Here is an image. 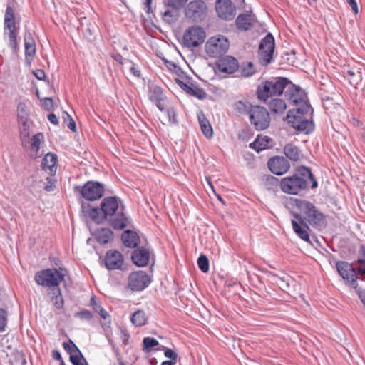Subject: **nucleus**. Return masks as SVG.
<instances>
[{"label":"nucleus","mask_w":365,"mask_h":365,"mask_svg":"<svg viewBox=\"0 0 365 365\" xmlns=\"http://www.w3.org/2000/svg\"><path fill=\"white\" fill-rule=\"evenodd\" d=\"M317 186V181L311 169L306 166L299 167L293 175L280 180L282 191L289 195H298L309 187L315 189Z\"/></svg>","instance_id":"nucleus-1"},{"label":"nucleus","mask_w":365,"mask_h":365,"mask_svg":"<svg viewBox=\"0 0 365 365\" xmlns=\"http://www.w3.org/2000/svg\"><path fill=\"white\" fill-rule=\"evenodd\" d=\"M101 211L104 220H108L115 230H123L128 225V217L124 207L120 206L116 197H106L101 203Z\"/></svg>","instance_id":"nucleus-2"},{"label":"nucleus","mask_w":365,"mask_h":365,"mask_svg":"<svg viewBox=\"0 0 365 365\" xmlns=\"http://www.w3.org/2000/svg\"><path fill=\"white\" fill-rule=\"evenodd\" d=\"M312 108L303 109L293 108L287 114V123L295 130L308 134L314 130V123L311 120Z\"/></svg>","instance_id":"nucleus-3"},{"label":"nucleus","mask_w":365,"mask_h":365,"mask_svg":"<svg viewBox=\"0 0 365 365\" xmlns=\"http://www.w3.org/2000/svg\"><path fill=\"white\" fill-rule=\"evenodd\" d=\"M290 81L285 77L273 78L264 81L257 88V98L263 101H267L273 96H279L287 89Z\"/></svg>","instance_id":"nucleus-4"},{"label":"nucleus","mask_w":365,"mask_h":365,"mask_svg":"<svg viewBox=\"0 0 365 365\" xmlns=\"http://www.w3.org/2000/svg\"><path fill=\"white\" fill-rule=\"evenodd\" d=\"M297 207L304 215L303 217L311 226L322 230L327 226L324 215L319 211L316 207L309 201L299 200L297 202Z\"/></svg>","instance_id":"nucleus-5"},{"label":"nucleus","mask_w":365,"mask_h":365,"mask_svg":"<svg viewBox=\"0 0 365 365\" xmlns=\"http://www.w3.org/2000/svg\"><path fill=\"white\" fill-rule=\"evenodd\" d=\"M61 269L48 268L36 273L35 282L41 286L47 287L58 288L59 284L63 281L65 274Z\"/></svg>","instance_id":"nucleus-6"},{"label":"nucleus","mask_w":365,"mask_h":365,"mask_svg":"<svg viewBox=\"0 0 365 365\" xmlns=\"http://www.w3.org/2000/svg\"><path fill=\"white\" fill-rule=\"evenodd\" d=\"M285 96L292 104L294 108H301V110L312 108L307 99L306 93L300 88L296 86L290 81L285 91Z\"/></svg>","instance_id":"nucleus-7"},{"label":"nucleus","mask_w":365,"mask_h":365,"mask_svg":"<svg viewBox=\"0 0 365 365\" xmlns=\"http://www.w3.org/2000/svg\"><path fill=\"white\" fill-rule=\"evenodd\" d=\"M251 124L257 130H262L267 128L270 123V117L267 110L260 106H252L249 110Z\"/></svg>","instance_id":"nucleus-8"},{"label":"nucleus","mask_w":365,"mask_h":365,"mask_svg":"<svg viewBox=\"0 0 365 365\" xmlns=\"http://www.w3.org/2000/svg\"><path fill=\"white\" fill-rule=\"evenodd\" d=\"M229 41L223 36H213L205 43V51L210 57L217 58L225 54L229 48Z\"/></svg>","instance_id":"nucleus-9"},{"label":"nucleus","mask_w":365,"mask_h":365,"mask_svg":"<svg viewBox=\"0 0 365 365\" xmlns=\"http://www.w3.org/2000/svg\"><path fill=\"white\" fill-rule=\"evenodd\" d=\"M206 38L205 30L199 26H193L187 29L183 35V43L189 48H193L202 44Z\"/></svg>","instance_id":"nucleus-10"},{"label":"nucleus","mask_w":365,"mask_h":365,"mask_svg":"<svg viewBox=\"0 0 365 365\" xmlns=\"http://www.w3.org/2000/svg\"><path fill=\"white\" fill-rule=\"evenodd\" d=\"M274 47V38L269 33L262 39L259 46V61L262 64L266 66L272 62Z\"/></svg>","instance_id":"nucleus-11"},{"label":"nucleus","mask_w":365,"mask_h":365,"mask_svg":"<svg viewBox=\"0 0 365 365\" xmlns=\"http://www.w3.org/2000/svg\"><path fill=\"white\" fill-rule=\"evenodd\" d=\"M81 196L87 200L100 199L104 194V185L95 181H88L79 189Z\"/></svg>","instance_id":"nucleus-12"},{"label":"nucleus","mask_w":365,"mask_h":365,"mask_svg":"<svg viewBox=\"0 0 365 365\" xmlns=\"http://www.w3.org/2000/svg\"><path fill=\"white\" fill-rule=\"evenodd\" d=\"M206 14L207 5L202 0L191 1L185 9L186 17L194 21H202L205 18Z\"/></svg>","instance_id":"nucleus-13"},{"label":"nucleus","mask_w":365,"mask_h":365,"mask_svg":"<svg viewBox=\"0 0 365 365\" xmlns=\"http://www.w3.org/2000/svg\"><path fill=\"white\" fill-rule=\"evenodd\" d=\"M293 215L294 219H292L291 222L294 232L301 240L311 244V229L309 228L308 224L300 214L294 213Z\"/></svg>","instance_id":"nucleus-14"},{"label":"nucleus","mask_w":365,"mask_h":365,"mask_svg":"<svg viewBox=\"0 0 365 365\" xmlns=\"http://www.w3.org/2000/svg\"><path fill=\"white\" fill-rule=\"evenodd\" d=\"M336 267L339 274L347 284L356 289L358 288L357 278L352 264L344 261H339L336 262Z\"/></svg>","instance_id":"nucleus-15"},{"label":"nucleus","mask_w":365,"mask_h":365,"mask_svg":"<svg viewBox=\"0 0 365 365\" xmlns=\"http://www.w3.org/2000/svg\"><path fill=\"white\" fill-rule=\"evenodd\" d=\"M150 283L148 275L143 271L132 272L128 277V287L132 291H142Z\"/></svg>","instance_id":"nucleus-16"},{"label":"nucleus","mask_w":365,"mask_h":365,"mask_svg":"<svg viewBox=\"0 0 365 365\" xmlns=\"http://www.w3.org/2000/svg\"><path fill=\"white\" fill-rule=\"evenodd\" d=\"M215 10L220 19L232 20L235 16L236 8L231 0H217Z\"/></svg>","instance_id":"nucleus-17"},{"label":"nucleus","mask_w":365,"mask_h":365,"mask_svg":"<svg viewBox=\"0 0 365 365\" xmlns=\"http://www.w3.org/2000/svg\"><path fill=\"white\" fill-rule=\"evenodd\" d=\"M123 262V256L118 250H110L106 253L105 264L108 269H121Z\"/></svg>","instance_id":"nucleus-18"},{"label":"nucleus","mask_w":365,"mask_h":365,"mask_svg":"<svg viewBox=\"0 0 365 365\" xmlns=\"http://www.w3.org/2000/svg\"><path fill=\"white\" fill-rule=\"evenodd\" d=\"M270 171L277 175H282L287 173L290 165L288 160L284 157L275 156L270 158L267 163Z\"/></svg>","instance_id":"nucleus-19"},{"label":"nucleus","mask_w":365,"mask_h":365,"mask_svg":"<svg viewBox=\"0 0 365 365\" xmlns=\"http://www.w3.org/2000/svg\"><path fill=\"white\" fill-rule=\"evenodd\" d=\"M257 22V18L251 10L245 13L240 14L235 20V24L239 30L247 31L253 27Z\"/></svg>","instance_id":"nucleus-20"},{"label":"nucleus","mask_w":365,"mask_h":365,"mask_svg":"<svg viewBox=\"0 0 365 365\" xmlns=\"http://www.w3.org/2000/svg\"><path fill=\"white\" fill-rule=\"evenodd\" d=\"M216 66L220 71L232 74L238 70L239 63L235 58L230 56H226L218 60L216 63Z\"/></svg>","instance_id":"nucleus-21"},{"label":"nucleus","mask_w":365,"mask_h":365,"mask_svg":"<svg viewBox=\"0 0 365 365\" xmlns=\"http://www.w3.org/2000/svg\"><path fill=\"white\" fill-rule=\"evenodd\" d=\"M25 61L30 64L36 54V42L30 32L24 36Z\"/></svg>","instance_id":"nucleus-22"},{"label":"nucleus","mask_w":365,"mask_h":365,"mask_svg":"<svg viewBox=\"0 0 365 365\" xmlns=\"http://www.w3.org/2000/svg\"><path fill=\"white\" fill-rule=\"evenodd\" d=\"M133 262L138 267L146 266L150 259V252L145 247H139L135 249L132 255Z\"/></svg>","instance_id":"nucleus-23"},{"label":"nucleus","mask_w":365,"mask_h":365,"mask_svg":"<svg viewBox=\"0 0 365 365\" xmlns=\"http://www.w3.org/2000/svg\"><path fill=\"white\" fill-rule=\"evenodd\" d=\"M81 210L85 216L90 217L96 223L99 224L104 220L101 208L91 207L90 204L83 202L81 204Z\"/></svg>","instance_id":"nucleus-24"},{"label":"nucleus","mask_w":365,"mask_h":365,"mask_svg":"<svg viewBox=\"0 0 365 365\" xmlns=\"http://www.w3.org/2000/svg\"><path fill=\"white\" fill-rule=\"evenodd\" d=\"M94 238L101 245L109 243L113 240V232L108 227L97 229L93 234Z\"/></svg>","instance_id":"nucleus-25"},{"label":"nucleus","mask_w":365,"mask_h":365,"mask_svg":"<svg viewBox=\"0 0 365 365\" xmlns=\"http://www.w3.org/2000/svg\"><path fill=\"white\" fill-rule=\"evenodd\" d=\"M180 86L188 94L193 96L198 99H204L205 98L207 93L204 91L203 89L197 87L191 83H184L182 81L179 82Z\"/></svg>","instance_id":"nucleus-26"},{"label":"nucleus","mask_w":365,"mask_h":365,"mask_svg":"<svg viewBox=\"0 0 365 365\" xmlns=\"http://www.w3.org/2000/svg\"><path fill=\"white\" fill-rule=\"evenodd\" d=\"M121 239L123 245L130 248L137 247L140 242V237L138 234L130 230H127L122 233Z\"/></svg>","instance_id":"nucleus-27"},{"label":"nucleus","mask_w":365,"mask_h":365,"mask_svg":"<svg viewBox=\"0 0 365 365\" xmlns=\"http://www.w3.org/2000/svg\"><path fill=\"white\" fill-rule=\"evenodd\" d=\"M270 112L273 114L281 115L287 109L284 101L280 98H271L265 102Z\"/></svg>","instance_id":"nucleus-28"},{"label":"nucleus","mask_w":365,"mask_h":365,"mask_svg":"<svg viewBox=\"0 0 365 365\" xmlns=\"http://www.w3.org/2000/svg\"><path fill=\"white\" fill-rule=\"evenodd\" d=\"M57 163V156L51 153L46 154L42 160L41 166L43 170H49L50 173L56 172V165Z\"/></svg>","instance_id":"nucleus-29"},{"label":"nucleus","mask_w":365,"mask_h":365,"mask_svg":"<svg viewBox=\"0 0 365 365\" xmlns=\"http://www.w3.org/2000/svg\"><path fill=\"white\" fill-rule=\"evenodd\" d=\"M4 29L9 32H16V24L14 21V12L11 6H7L4 15Z\"/></svg>","instance_id":"nucleus-30"},{"label":"nucleus","mask_w":365,"mask_h":365,"mask_svg":"<svg viewBox=\"0 0 365 365\" xmlns=\"http://www.w3.org/2000/svg\"><path fill=\"white\" fill-rule=\"evenodd\" d=\"M262 185L266 190L276 192L280 186V181L273 175H267L262 177Z\"/></svg>","instance_id":"nucleus-31"},{"label":"nucleus","mask_w":365,"mask_h":365,"mask_svg":"<svg viewBox=\"0 0 365 365\" xmlns=\"http://www.w3.org/2000/svg\"><path fill=\"white\" fill-rule=\"evenodd\" d=\"M78 29L83 32L85 36H92L97 30V27L90 20L84 17L81 19Z\"/></svg>","instance_id":"nucleus-32"},{"label":"nucleus","mask_w":365,"mask_h":365,"mask_svg":"<svg viewBox=\"0 0 365 365\" xmlns=\"http://www.w3.org/2000/svg\"><path fill=\"white\" fill-rule=\"evenodd\" d=\"M199 124L202 132L207 138L212 136L213 130L212 126L202 112H200L197 115Z\"/></svg>","instance_id":"nucleus-33"},{"label":"nucleus","mask_w":365,"mask_h":365,"mask_svg":"<svg viewBox=\"0 0 365 365\" xmlns=\"http://www.w3.org/2000/svg\"><path fill=\"white\" fill-rule=\"evenodd\" d=\"M270 138L267 136L258 135L256 139L250 144V147L257 152L263 150L269 146Z\"/></svg>","instance_id":"nucleus-34"},{"label":"nucleus","mask_w":365,"mask_h":365,"mask_svg":"<svg viewBox=\"0 0 365 365\" xmlns=\"http://www.w3.org/2000/svg\"><path fill=\"white\" fill-rule=\"evenodd\" d=\"M284 155L293 161H297L299 159L300 152L299 148L293 144H287L284 148Z\"/></svg>","instance_id":"nucleus-35"},{"label":"nucleus","mask_w":365,"mask_h":365,"mask_svg":"<svg viewBox=\"0 0 365 365\" xmlns=\"http://www.w3.org/2000/svg\"><path fill=\"white\" fill-rule=\"evenodd\" d=\"M130 320L133 325L141 327L145 324L148 317L144 311L139 309L132 314Z\"/></svg>","instance_id":"nucleus-36"},{"label":"nucleus","mask_w":365,"mask_h":365,"mask_svg":"<svg viewBox=\"0 0 365 365\" xmlns=\"http://www.w3.org/2000/svg\"><path fill=\"white\" fill-rule=\"evenodd\" d=\"M242 76L249 78L256 73V69L252 62H244L239 65V68Z\"/></svg>","instance_id":"nucleus-37"},{"label":"nucleus","mask_w":365,"mask_h":365,"mask_svg":"<svg viewBox=\"0 0 365 365\" xmlns=\"http://www.w3.org/2000/svg\"><path fill=\"white\" fill-rule=\"evenodd\" d=\"M345 77L349 80L350 84L355 88L361 81V73L359 71L348 70L345 73Z\"/></svg>","instance_id":"nucleus-38"},{"label":"nucleus","mask_w":365,"mask_h":365,"mask_svg":"<svg viewBox=\"0 0 365 365\" xmlns=\"http://www.w3.org/2000/svg\"><path fill=\"white\" fill-rule=\"evenodd\" d=\"M148 96L149 99L153 102L165 99L162 88L157 86H153L150 88Z\"/></svg>","instance_id":"nucleus-39"},{"label":"nucleus","mask_w":365,"mask_h":365,"mask_svg":"<svg viewBox=\"0 0 365 365\" xmlns=\"http://www.w3.org/2000/svg\"><path fill=\"white\" fill-rule=\"evenodd\" d=\"M70 342L73 344V347L76 349L77 354H71L70 360L73 365H88L86 360L83 357V354L80 351V350L77 348V346L71 341Z\"/></svg>","instance_id":"nucleus-40"},{"label":"nucleus","mask_w":365,"mask_h":365,"mask_svg":"<svg viewBox=\"0 0 365 365\" xmlns=\"http://www.w3.org/2000/svg\"><path fill=\"white\" fill-rule=\"evenodd\" d=\"M52 294L53 297L51 301L53 303V305L56 309H61L63 306L64 302L59 287L53 288Z\"/></svg>","instance_id":"nucleus-41"},{"label":"nucleus","mask_w":365,"mask_h":365,"mask_svg":"<svg viewBox=\"0 0 365 365\" xmlns=\"http://www.w3.org/2000/svg\"><path fill=\"white\" fill-rule=\"evenodd\" d=\"M157 339L151 337H145L143 340V350L145 352H150L151 349L158 345Z\"/></svg>","instance_id":"nucleus-42"},{"label":"nucleus","mask_w":365,"mask_h":365,"mask_svg":"<svg viewBox=\"0 0 365 365\" xmlns=\"http://www.w3.org/2000/svg\"><path fill=\"white\" fill-rule=\"evenodd\" d=\"M17 116H18V120L29 119V112L26 105L23 102H20L18 104Z\"/></svg>","instance_id":"nucleus-43"},{"label":"nucleus","mask_w":365,"mask_h":365,"mask_svg":"<svg viewBox=\"0 0 365 365\" xmlns=\"http://www.w3.org/2000/svg\"><path fill=\"white\" fill-rule=\"evenodd\" d=\"M29 119L18 120L19 133L21 138H27L29 135Z\"/></svg>","instance_id":"nucleus-44"},{"label":"nucleus","mask_w":365,"mask_h":365,"mask_svg":"<svg viewBox=\"0 0 365 365\" xmlns=\"http://www.w3.org/2000/svg\"><path fill=\"white\" fill-rule=\"evenodd\" d=\"M44 137L42 133H38L34 135L31 138V147L34 150L38 152L40 149V145L43 141Z\"/></svg>","instance_id":"nucleus-45"},{"label":"nucleus","mask_w":365,"mask_h":365,"mask_svg":"<svg viewBox=\"0 0 365 365\" xmlns=\"http://www.w3.org/2000/svg\"><path fill=\"white\" fill-rule=\"evenodd\" d=\"M197 264L200 269L202 272H207L209 270V260L208 258L204 255H201L197 259Z\"/></svg>","instance_id":"nucleus-46"},{"label":"nucleus","mask_w":365,"mask_h":365,"mask_svg":"<svg viewBox=\"0 0 365 365\" xmlns=\"http://www.w3.org/2000/svg\"><path fill=\"white\" fill-rule=\"evenodd\" d=\"M165 5L174 9H179L185 6L187 0H165Z\"/></svg>","instance_id":"nucleus-47"},{"label":"nucleus","mask_w":365,"mask_h":365,"mask_svg":"<svg viewBox=\"0 0 365 365\" xmlns=\"http://www.w3.org/2000/svg\"><path fill=\"white\" fill-rule=\"evenodd\" d=\"M359 254L363 255L365 257V246L361 245L359 247ZM358 263L361 264V267H359L357 269V273L360 275H365V260L361 258L358 259Z\"/></svg>","instance_id":"nucleus-48"},{"label":"nucleus","mask_w":365,"mask_h":365,"mask_svg":"<svg viewBox=\"0 0 365 365\" xmlns=\"http://www.w3.org/2000/svg\"><path fill=\"white\" fill-rule=\"evenodd\" d=\"M74 317H78L82 320L88 321L92 319L93 314H92L91 312H90L89 310L84 309V310H82V311L75 313Z\"/></svg>","instance_id":"nucleus-49"},{"label":"nucleus","mask_w":365,"mask_h":365,"mask_svg":"<svg viewBox=\"0 0 365 365\" xmlns=\"http://www.w3.org/2000/svg\"><path fill=\"white\" fill-rule=\"evenodd\" d=\"M93 309L101 316V317L103 319H106L109 317L108 312L104 309L101 304H95L93 305Z\"/></svg>","instance_id":"nucleus-50"},{"label":"nucleus","mask_w":365,"mask_h":365,"mask_svg":"<svg viewBox=\"0 0 365 365\" xmlns=\"http://www.w3.org/2000/svg\"><path fill=\"white\" fill-rule=\"evenodd\" d=\"M167 115L168 118L169 123L172 124H175L178 123L177 121V114L176 111L173 108H170L166 110Z\"/></svg>","instance_id":"nucleus-51"},{"label":"nucleus","mask_w":365,"mask_h":365,"mask_svg":"<svg viewBox=\"0 0 365 365\" xmlns=\"http://www.w3.org/2000/svg\"><path fill=\"white\" fill-rule=\"evenodd\" d=\"M6 323V313L4 309H0V331H3Z\"/></svg>","instance_id":"nucleus-52"},{"label":"nucleus","mask_w":365,"mask_h":365,"mask_svg":"<svg viewBox=\"0 0 365 365\" xmlns=\"http://www.w3.org/2000/svg\"><path fill=\"white\" fill-rule=\"evenodd\" d=\"M9 46L15 48L17 45V41H16V32L11 31L9 32Z\"/></svg>","instance_id":"nucleus-53"},{"label":"nucleus","mask_w":365,"mask_h":365,"mask_svg":"<svg viewBox=\"0 0 365 365\" xmlns=\"http://www.w3.org/2000/svg\"><path fill=\"white\" fill-rule=\"evenodd\" d=\"M164 355L165 357L170 359L171 361H175L178 357L177 353L175 351H174L173 350L168 349V348L165 349Z\"/></svg>","instance_id":"nucleus-54"},{"label":"nucleus","mask_w":365,"mask_h":365,"mask_svg":"<svg viewBox=\"0 0 365 365\" xmlns=\"http://www.w3.org/2000/svg\"><path fill=\"white\" fill-rule=\"evenodd\" d=\"M46 180L48 181V184L45 186L44 190L47 192L53 190L55 187V180L51 177H47Z\"/></svg>","instance_id":"nucleus-55"},{"label":"nucleus","mask_w":365,"mask_h":365,"mask_svg":"<svg viewBox=\"0 0 365 365\" xmlns=\"http://www.w3.org/2000/svg\"><path fill=\"white\" fill-rule=\"evenodd\" d=\"M33 74L35 76V77L38 80H45L46 75L43 70L41 69H37L36 71H33Z\"/></svg>","instance_id":"nucleus-56"},{"label":"nucleus","mask_w":365,"mask_h":365,"mask_svg":"<svg viewBox=\"0 0 365 365\" xmlns=\"http://www.w3.org/2000/svg\"><path fill=\"white\" fill-rule=\"evenodd\" d=\"M121 339L124 345L129 344L130 335L125 330H121Z\"/></svg>","instance_id":"nucleus-57"},{"label":"nucleus","mask_w":365,"mask_h":365,"mask_svg":"<svg viewBox=\"0 0 365 365\" xmlns=\"http://www.w3.org/2000/svg\"><path fill=\"white\" fill-rule=\"evenodd\" d=\"M65 115L68 118L69 123L67 125L68 128L71 129L72 131H76V123L73 119L68 115V113H65Z\"/></svg>","instance_id":"nucleus-58"},{"label":"nucleus","mask_w":365,"mask_h":365,"mask_svg":"<svg viewBox=\"0 0 365 365\" xmlns=\"http://www.w3.org/2000/svg\"><path fill=\"white\" fill-rule=\"evenodd\" d=\"M44 107L46 110H50L53 108V99L51 98H45L43 100Z\"/></svg>","instance_id":"nucleus-59"},{"label":"nucleus","mask_w":365,"mask_h":365,"mask_svg":"<svg viewBox=\"0 0 365 365\" xmlns=\"http://www.w3.org/2000/svg\"><path fill=\"white\" fill-rule=\"evenodd\" d=\"M346 1L348 2L349 6L351 7L354 14H356L359 11H358V6H357V3H356V0H346Z\"/></svg>","instance_id":"nucleus-60"},{"label":"nucleus","mask_w":365,"mask_h":365,"mask_svg":"<svg viewBox=\"0 0 365 365\" xmlns=\"http://www.w3.org/2000/svg\"><path fill=\"white\" fill-rule=\"evenodd\" d=\"M48 120L53 123V125H58V120L56 115L53 113H50L48 115Z\"/></svg>","instance_id":"nucleus-61"},{"label":"nucleus","mask_w":365,"mask_h":365,"mask_svg":"<svg viewBox=\"0 0 365 365\" xmlns=\"http://www.w3.org/2000/svg\"><path fill=\"white\" fill-rule=\"evenodd\" d=\"M279 281L281 283L279 284V286L282 289L288 288L289 287V283L288 280L286 279L285 277L279 278Z\"/></svg>","instance_id":"nucleus-62"},{"label":"nucleus","mask_w":365,"mask_h":365,"mask_svg":"<svg viewBox=\"0 0 365 365\" xmlns=\"http://www.w3.org/2000/svg\"><path fill=\"white\" fill-rule=\"evenodd\" d=\"M52 357L53 359L59 361L60 362L63 361L61 353L57 350H53L52 351Z\"/></svg>","instance_id":"nucleus-63"},{"label":"nucleus","mask_w":365,"mask_h":365,"mask_svg":"<svg viewBox=\"0 0 365 365\" xmlns=\"http://www.w3.org/2000/svg\"><path fill=\"white\" fill-rule=\"evenodd\" d=\"M357 294L365 306V290L357 289Z\"/></svg>","instance_id":"nucleus-64"}]
</instances>
